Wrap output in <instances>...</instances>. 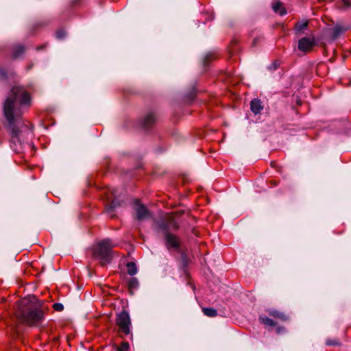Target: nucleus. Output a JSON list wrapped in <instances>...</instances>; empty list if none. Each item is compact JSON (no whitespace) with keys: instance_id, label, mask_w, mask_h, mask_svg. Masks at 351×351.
I'll return each mask as SVG.
<instances>
[{"instance_id":"nucleus-3","label":"nucleus","mask_w":351,"mask_h":351,"mask_svg":"<svg viewBox=\"0 0 351 351\" xmlns=\"http://www.w3.org/2000/svg\"><path fill=\"white\" fill-rule=\"evenodd\" d=\"M115 246L109 239H104L99 241L93 249V255L95 258L100 260L101 263L106 264L110 263L112 258V248Z\"/></svg>"},{"instance_id":"nucleus-27","label":"nucleus","mask_w":351,"mask_h":351,"mask_svg":"<svg viewBox=\"0 0 351 351\" xmlns=\"http://www.w3.org/2000/svg\"><path fill=\"white\" fill-rule=\"evenodd\" d=\"M112 193L113 195H115V193H114V191H112Z\"/></svg>"},{"instance_id":"nucleus-10","label":"nucleus","mask_w":351,"mask_h":351,"mask_svg":"<svg viewBox=\"0 0 351 351\" xmlns=\"http://www.w3.org/2000/svg\"><path fill=\"white\" fill-rule=\"evenodd\" d=\"M272 8L276 13H278L281 16L287 14L285 8L282 6V3L279 1H274L273 2Z\"/></svg>"},{"instance_id":"nucleus-2","label":"nucleus","mask_w":351,"mask_h":351,"mask_svg":"<svg viewBox=\"0 0 351 351\" xmlns=\"http://www.w3.org/2000/svg\"><path fill=\"white\" fill-rule=\"evenodd\" d=\"M34 300L25 298L21 300L17 304L16 310V317L23 322L30 325L40 324L44 319V312L38 308Z\"/></svg>"},{"instance_id":"nucleus-13","label":"nucleus","mask_w":351,"mask_h":351,"mask_svg":"<svg viewBox=\"0 0 351 351\" xmlns=\"http://www.w3.org/2000/svg\"><path fill=\"white\" fill-rule=\"evenodd\" d=\"M259 320L262 324L266 326H275L276 325V322L265 315H260Z\"/></svg>"},{"instance_id":"nucleus-17","label":"nucleus","mask_w":351,"mask_h":351,"mask_svg":"<svg viewBox=\"0 0 351 351\" xmlns=\"http://www.w3.org/2000/svg\"><path fill=\"white\" fill-rule=\"evenodd\" d=\"M24 50L25 49L22 45L16 46L14 49L13 56L14 58H18L24 51Z\"/></svg>"},{"instance_id":"nucleus-4","label":"nucleus","mask_w":351,"mask_h":351,"mask_svg":"<svg viewBox=\"0 0 351 351\" xmlns=\"http://www.w3.org/2000/svg\"><path fill=\"white\" fill-rule=\"evenodd\" d=\"M116 324L119 327V332L121 334L128 335L131 332V319L129 313L122 311L117 315Z\"/></svg>"},{"instance_id":"nucleus-7","label":"nucleus","mask_w":351,"mask_h":351,"mask_svg":"<svg viewBox=\"0 0 351 351\" xmlns=\"http://www.w3.org/2000/svg\"><path fill=\"white\" fill-rule=\"evenodd\" d=\"M134 209L136 211V218L138 220L141 221L149 217L150 214L147 208L136 201L134 204Z\"/></svg>"},{"instance_id":"nucleus-24","label":"nucleus","mask_w":351,"mask_h":351,"mask_svg":"<svg viewBox=\"0 0 351 351\" xmlns=\"http://www.w3.org/2000/svg\"><path fill=\"white\" fill-rule=\"evenodd\" d=\"M337 343L335 341H331V340H328L327 341V344L330 345V346L336 345Z\"/></svg>"},{"instance_id":"nucleus-11","label":"nucleus","mask_w":351,"mask_h":351,"mask_svg":"<svg viewBox=\"0 0 351 351\" xmlns=\"http://www.w3.org/2000/svg\"><path fill=\"white\" fill-rule=\"evenodd\" d=\"M269 315H271L275 318L280 319V320H282V321H286L288 319V317L285 314H284L283 313L279 312L278 311H276V310L269 311Z\"/></svg>"},{"instance_id":"nucleus-16","label":"nucleus","mask_w":351,"mask_h":351,"mask_svg":"<svg viewBox=\"0 0 351 351\" xmlns=\"http://www.w3.org/2000/svg\"><path fill=\"white\" fill-rule=\"evenodd\" d=\"M138 286V282L136 278H132L128 281V287L130 289H136Z\"/></svg>"},{"instance_id":"nucleus-14","label":"nucleus","mask_w":351,"mask_h":351,"mask_svg":"<svg viewBox=\"0 0 351 351\" xmlns=\"http://www.w3.org/2000/svg\"><path fill=\"white\" fill-rule=\"evenodd\" d=\"M128 274L134 276L137 273V267L135 263L130 262L126 265Z\"/></svg>"},{"instance_id":"nucleus-5","label":"nucleus","mask_w":351,"mask_h":351,"mask_svg":"<svg viewBox=\"0 0 351 351\" xmlns=\"http://www.w3.org/2000/svg\"><path fill=\"white\" fill-rule=\"evenodd\" d=\"M165 245L168 250H178L180 246V239L175 234L167 232L165 235Z\"/></svg>"},{"instance_id":"nucleus-23","label":"nucleus","mask_w":351,"mask_h":351,"mask_svg":"<svg viewBox=\"0 0 351 351\" xmlns=\"http://www.w3.org/2000/svg\"><path fill=\"white\" fill-rule=\"evenodd\" d=\"M342 1L343 2L344 5L346 6L351 5V0H342Z\"/></svg>"},{"instance_id":"nucleus-9","label":"nucleus","mask_w":351,"mask_h":351,"mask_svg":"<svg viewBox=\"0 0 351 351\" xmlns=\"http://www.w3.org/2000/svg\"><path fill=\"white\" fill-rule=\"evenodd\" d=\"M250 108L253 113L257 114L263 109V106L260 99H254L250 103Z\"/></svg>"},{"instance_id":"nucleus-8","label":"nucleus","mask_w":351,"mask_h":351,"mask_svg":"<svg viewBox=\"0 0 351 351\" xmlns=\"http://www.w3.org/2000/svg\"><path fill=\"white\" fill-rule=\"evenodd\" d=\"M156 122V116L153 112L148 113L142 121V126L148 128Z\"/></svg>"},{"instance_id":"nucleus-1","label":"nucleus","mask_w":351,"mask_h":351,"mask_svg":"<svg viewBox=\"0 0 351 351\" xmlns=\"http://www.w3.org/2000/svg\"><path fill=\"white\" fill-rule=\"evenodd\" d=\"M31 105L29 93L22 87L14 86L3 105L5 117L11 128V146L14 152H21L32 135L29 128L21 121L23 107Z\"/></svg>"},{"instance_id":"nucleus-22","label":"nucleus","mask_w":351,"mask_h":351,"mask_svg":"<svg viewBox=\"0 0 351 351\" xmlns=\"http://www.w3.org/2000/svg\"><path fill=\"white\" fill-rule=\"evenodd\" d=\"M66 36V32L64 30H59L56 33V36L59 39H62Z\"/></svg>"},{"instance_id":"nucleus-12","label":"nucleus","mask_w":351,"mask_h":351,"mask_svg":"<svg viewBox=\"0 0 351 351\" xmlns=\"http://www.w3.org/2000/svg\"><path fill=\"white\" fill-rule=\"evenodd\" d=\"M347 29L343 28L339 25H336L332 32V39L337 38L342 33H343Z\"/></svg>"},{"instance_id":"nucleus-6","label":"nucleus","mask_w":351,"mask_h":351,"mask_svg":"<svg viewBox=\"0 0 351 351\" xmlns=\"http://www.w3.org/2000/svg\"><path fill=\"white\" fill-rule=\"evenodd\" d=\"M315 45V40L313 38L303 37L298 41V49L303 52L311 51Z\"/></svg>"},{"instance_id":"nucleus-26","label":"nucleus","mask_w":351,"mask_h":351,"mask_svg":"<svg viewBox=\"0 0 351 351\" xmlns=\"http://www.w3.org/2000/svg\"><path fill=\"white\" fill-rule=\"evenodd\" d=\"M274 69H276L277 68V66H277L276 64H274Z\"/></svg>"},{"instance_id":"nucleus-19","label":"nucleus","mask_w":351,"mask_h":351,"mask_svg":"<svg viewBox=\"0 0 351 351\" xmlns=\"http://www.w3.org/2000/svg\"><path fill=\"white\" fill-rule=\"evenodd\" d=\"M118 206L117 201L113 200L112 203L106 208V211L110 213L112 210Z\"/></svg>"},{"instance_id":"nucleus-18","label":"nucleus","mask_w":351,"mask_h":351,"mask_svg":"<svg viewBox=\"0 0 351 351\" xmlns=\"http://www.w3.org/2000/svg\"><path fill=\"white\" fill-rule=\"evenodd\" d=\"M307 25H308L307 21L298 23L295 25V29L297 31H302V30L304 29L307 27Z\"/></svg>"},{"instance_id":"nucleus-20","label":"nucleus","mask_w":351,"mask_h":351,"mask_svg":"<svg viewBox=\"0 0 351 351\" xmlns=\"http://www.w3.org/2000/svg\"><path fill=\"white\" fill-rule=\"evenodd\" d=\"M129 349V343L123 342L121 343L120 347L118 348L117 351H128Z\"/></svg>"},{"instance_id":"nucleus-15","label":"nucleus","mask_w":351,"mask_h":351,"mask_svg":"<svg viewBox=\"0 0 351 351\" xmlns=\"http://www.w3.org/2000/svg\"><path fill=\"white\" fill-rule=\"evenodd\" d=\"M202 311L208 317H214L217 316V311L213 308H203Z\"/></svg>"},{"instance_id":"nucleus-25","label":"nucleus","mask_w":351,"mask_h":351,"mask_svg":"<svg viewBox=\"0 0 351 351\" xmlns=\"http://www.w3.org/2000/svg\"><path fill=\"white\" fill-rule=\"evenodd\" d=\"M5 75V72L3 70H0V77H4Z\"/></svg>"},{"instance_id":"nucleus-21","label":"nucleus","mask_w":351,"mask_h":351,"mask_svg":"<svg viewBox=\"0 0 351 351\" xmlns=\"http://www.w3.org/2000/svg\"><path fill=\"white\" fill-rule=\"evenodd\" d=\"M53 307L57 311H62L64 308V306L61 303H54L53 304Z\"/></svg>"}]
</instances>
